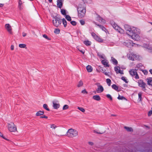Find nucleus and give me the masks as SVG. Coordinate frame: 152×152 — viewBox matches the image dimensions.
Wrapping results in <instances>:
<instances>
[{
    "mask_svg": "<svg viewBox=\"0 0 152 152\" xmlns=\"http://www.w3.org/2000/svg\"><path fill=\"white\" fill-rule=\"evenodd\" d=\"M126 34L135 40L138 41L140 40V37L139 35L140 33V29L134 27H131L128 25L124 26Z\"/></svg>",
    "mask_w": 152,
    "mask_h": 152,
    "instance_id": "obj_1",
    "label": "nucleus"
},
{
    "mask_svg": "<svg viewBox=\"0 0 152 152\" xmlns=\"http://www.w3.org/2000/svg\"><path fill=\"white\" fill-rule=\"evenodd\" d=\"M78 132L76 130L72 129H69L66 133V136L72 138L78 135Z\"/></svg>",
    "mask_w": 152,
    "mask_h": 152,
    "instance_id": "obj_2",
    "label": "nucleus"
},
{
    "mask_svg": "<svg viewBox=\"0 0 152 152\" xmlns=\"http://www.w3.org/2000/svg\"><path fill=\"white\" fill-rule=\"evenodd\" d=\"M78 15L79 17L82 18L85 15L86 10L85 8L82 7L77 8Z\"/></svg>",
    "mask_w": 152,
    "mask_h": 152,
    "instance_id": "obj_3",
    "label": "nucleus"
},
{
    "mask_svg": "<svg viewBox=\"0 0 152 152\" xmlns=\"http://www.w3.org/2000/svg\"><path fill=\"white\" fill-rule=\"evenodd\" d=\"M53 22L54 26L56 27L59 26L61 25V23L60 18L56 16L53 18Z\"/></svg>",
    "mask_w": 152,
    "mask_h": 152,
    "instance_id": "obj_4",
    "label": "nucleus"
},
{
    "mask_svg": "<svg viewBox=\"0 0 152 152\" xmlns=\"http://www.w3.org/2000/svg\"><path fill=\"white\" fill-rule=\"evenodd\" d=\"M137 71V69H133L129 71V73L132 76L134 77L136 79H138L139 77Z\"/></svg>",
    "mask_w": 152,
    "mask_h": 152,
    "instance_id": "obj_5",
    "label": "nucleus"
},
{
    "mask_svg": "<svg viewBox=\"0 0 152 152\" xmlns=\"http://www.w3.org/2000/svg\"><path fill=\"white\" fill-rule=\"evenodd\" d=\"M8 128L10 132H15L17 130L16 126L12 122L8 124Z\"/></svg>",
    "mask_w": 152,
    "mask_h": 152,
    "instance_id": "obj_6",
    "label": "nucleus"
},
{
    "mask_svg": "<svg viewBox=\"0 0 152 152\" xmlns=\"http://www.w3.org/2000/svg\"><path fill=\"white\" fill-rule=\"evenodd\" d=\"M138 86L142 88V90L145 91L146 90L145 87L146 86V84L142 80H140L138 82Z\"/></svg>",
    "mask_w": 152,
    "mask_h": 152,
    "instance_id": "obj_7",
    "label": "nucleus"
},
{
    "mask_svg": "<svg viewBox=\"0 0 152 152\" xmlns=\"http://www.w3.org/2000/svg\"><path fill=\"white\" fill-rule=\"evenodd\" d=\"M96 20L101 23H105V21L99 15H97L96 18Z\"/></svg>",
    "mask_w": 152,
    "mask_h": 152,
    "instance_id": "obj_8",
    "label": "nucleus"
},
{
    "mask_svg": "<svg viewBox=\"0 0 152 152\" xmlns=\"http://www.w3.org/2000/svg\"><path fill=\"white\" fill-rule=\"evenodd\" d=\"M5 27L6 29L10 33H12V28L11 26L9 24H7L5 25Z\"/></svg>",
    "mask_w": 152,
    "mask_h": 152,
    "instance_id": "obj_9",
    "label": "nucleus"
},
{
    "mask_svg": "<svg viewBox=\"0 0 152 152\" xmlns=\"http://www.w3.org/2000/svg\"><path fill=\"white\" fill-rule=\"evenodd\" d=\"M60 105L58 102L53 101V106L55 109H57L60 107Z\"/></svg>",
    "mask_w": 152,
    "mask_h": 152,
    "instance_id": "obj_10",
    "label": "nucleus"
},
{
    "mask_svg": "<svg viewBox=\"0 0 152 152\" xmlns=\"http://www.w3.org/2000/svg\"><path fill=\"white\" fill-rule=\"evenodd\" d=\"M127 56L129 59L132 61H134V58H135L136 57V54L132 53L128 55Z\"/></svg>",
    "mask_w": 152,
    "mask_h": 152,
    "instance_id": "obj_11",
    "label": "nucleus"
},
{
    "mask_svg": "<svg viewBox=\"0 0 152 152\" xmlns=\"http://www.w3.org/2000/svg\"><path fill=\"white\" fill-rule=\"evenodd\" d=\"M114 69L117 74L120 73L121 74H124L123 70H121L119 67L116 66L115 67Z\"/></svg>",
    "mask_w": 152,
    "mask_h": 152,
    "instance_id": "obj_12",
    "label": "nucleus"
},
{
    "mask_svg": "<svg viewBox=\"0 0 152 152\" xmlns=\"http://www.w3.org/2000/svg\"><path fill=\"white\" fill-rule=\"evenodd\" d=\"M104 91V88L101 85L98 86V88L96 90L97 93H101L102 92Z\"/></svg>",
    "mask_w": 152,
    "mask_h": 152,
    "instance_id": "obj_13",
    "label": "nucleus"
},
{
    "mask_svg": "<svg viewBox=\"0 0 152 152\" xmlns=\"http://www.w3.org/2000/svg\"><path fill=\"white\" fill-rule=\"evenodd\" d=\"M93 22L96 25H97V26H98L99 28H100L101 29H102V30L103 31H105V30H106L105 28L103 26L100 25L99 24H97V23L95 22V21H93Z\"/></svg>",
    "mask_w": 152,
    "mask_h": 152,
    "instance_id": "obj_14",
    "label": "nucleus"
},
{
    "mask_svg": "<svg viewBox=\"0 0 152 152\" xmlns=\"http://www.w3.org/2000/svg\"><path fill=\"white\" fill-rule=\"evenodd\" d=\"M101 62L102 64L104 65L105 67H109L110 65L108 64V62L106 60H102Z\"/></svg>",
    "mask_w": 152,
    "mask_h": 152,
    "instance_id": "obj_15",
    "label": "nucleus"
},
{
    "mask_svg": "<svg viewBox=\"0 0 152 152\" xmlns=\"http://www.w3.org/2000/svg\"><path fill=\"white\" fill-rule=\"evenodd\" d=\"M110 23L113 28L117 30L119 27L113 21L111 22Z\"/></svg>",
    "mask_w": 152,
    "mask_h": 152,
    "instance_id": "obj_16",
    "label": "nucleus"
},
{
    "mask_svg": "<svg viewBox=\"0 0 152 152\" xmlns=\"http://www.w3.org/2000/svg\"><path fill=\"white\" fill-rule=\"evenodd\" d=\"M111 60L112 61V62L113 63V64L115 65H117L118 64V61L115 59L113 57H111Z\"/></svg>",
    "mask_w": 152,
    "mask_h": 152,
    "instance_id": "obj_17",
    "label": "nucleus"
},
{
    "mask_svg": "<svg viewBox=\"0 0 152 152\" xmlns=\"http://www.w3.org/2000/svg\"><path fill=\"white\" fill-rule=\"evenodd\" d=\"M93 98L96 101H99L101 100V98L99 95H95L93 96Z\"/></svg>",
    "mask_w": 152,
    "mask_h": 152,
    "instance_id": "obj_18",
    "label": "nucleus"
},
{
    "mask_svg": "<svg viewBox=\"0 0 152 152\" xmlns=\"http://www.w3.org/2000/svg\"><path fill=\"white\" fill-rule=\"evenodd\" d=\"M112 88L114 89L115 90L117 91H121V90L118 89V86H117L115 84H113L111 86Z\"/></svg>",
    "mask_w": 152,
    "mask_h": 152,
    "instance_id": "obj_19",
    "label": "nucleus"
},
{
    "mask_svg": "<svg viewBox=\"0 0 152 152\" xmlns=\"http://www.w3.org/2000/svg\"><path fill=\"white\" fill-rule=\"evenodd\" d=\"M44 113V112L43 111H40L37 112L36 114L37 116H40L43 115Z\"/></svg>",
    "mask_w": 152,
    "mask_h": 152,
    "instance_id": "obj_20",
    "label": "nucleus"
},
{
    "mask_svg": "<svg viewBox=\"0 0 152 152\" xmlns=\"http://www.w3.org/2000/svg\"><path fill=\"white\" fill-rule=\"evenodd\" d=\"M86 69L88 72H91L92 71V68L90 65H88L86 67Z\"/></svg>",
    "mask_w": 152,
    "mask_h": 152,
    "instance_id": "obj_21",
    "label": "nucleus"
},
{
    "mask_svg": "<svg viewBox=\"0 0 152 152\" xmlns=\"http://www.w3.org/2000/svg\"><path fill=\"white\" fill-rule=\"evenodd\" d=\"M124 128L128 132H131L133 131V129L131 127L124 126Z\"/></svg>",
    "mask_w": 152,
    "mask_h": 152,
    "instance_id": "obj_22",
    "label": "nucleus"
},
{
    "mask_svg": "<svg viewBox=\"0 0 152 152\" xmlns=\"http://www.w3.org/2000/svg\"><path fill=\"white\" fill-rule=\"evenodd\" d=\"M61 20L64 26L66 27L67 26V22L66 20L64 18L62 19Z\"/></svg>",
    "mask_w": 152,
    "mask_h": 152,
    "instance_id": "obj_23",
    "label": "nucleus"
},
{
    "mask_svg": "<svg viewBox=\"0 0 152 152\" xmlns=\"http://www.w3.org/2000/svg\"><path fill=\"white\" fill-rule=\"evenodd\" d=\"M84 43L86 46H90L91 45V42L88 40L84 41Z\"/></svg>",
    "mask_w": 152,
    "mask_h": 152,
    "instance_id": "obj_24",
    "label": "nucleus"
},
{
    "mask_svg": "<svg viewBox=\"0 0 152 152\" xmlns=\"http://www.w3.org/2000/svg\"><path fill=\"white\" fill-rule=\"evenodd\" d=\"M94 39L96 41L101 42H102L103 41V39H102L100 38L97 36L94 38Z\"/></svg>",
    "mask_w": 152,
    "mask_h": 152,
    "instance_id": "obj_25",
    "label": "nucleus"
},
{
    "mask_svg": "<svg viewBox=\"0 0 152 152\" xmlns=\"http://www.w3.org/2000/svg\"><path fill=\"white\" fill-rule=\"evenodd\" d=\"M22 2L21 0H19L18 1V7L21 10L22 9Z\"/></svg>",
    "mask_w": 152,
    "mask_h": 152,
    "instance_id": "obj_26",
    "label": "nucleus"
},
{
    "mask_svg": "<svg viewBox=\"0 0 152 152\" xmlns=\"http://www.w3.org/2000/svg\"><path fill=\"white\" fill-rule=\"evenodd\" d=\"M117 31L121 34H123L125 33L124 30L119 27V28H118V29H117Z\"/></svg>",
    "mask_w": 152,
    "mask_h": 152,
    "instance_id": "obj_27",
    "label": "nucleus"
},
{
    "mask_svg": "<svg viewBox=\"0 0 152 152\" xmlns=\"http://www.w3.org/2000/svg\"><path fill=\"white\" fill-rule=\"evenodd\" d=\"M63 2H57V5L58 7L61 8L63 6Z\"/></svg>",
    "mask_w": 152,
    "mask_h": 152,
    "instance_id": "obj_28",
    "label": "nucleus"
},
{
    "mask_svg": "<svg viewBox=\"0 0 152 152\" xmlns=\"http://www.w3.org/2000/svg\"><path fill=\"white\" fill-rule=\"evenodd\" d=\"M43 107L45 109L48 111L50 110V109L48 108V105L46 104H44L43 105Z\"/></svg>",
    "mask_w": 152,
    "mask_h": 152,
    "instance_id": "obj_29",
    "label": "nucleus"
},
{
    "mask_svg": "<svg viewBox=\"0 0 152 152\" xmlns=\"http://www.w3.org/2000/svg\"><path fill=\"white\" fill-rule=\"evenodd\" d=\"M106 82L108 86H110L111 81L110 79L107 78L106 79Z\"/></svg>",
    "mask_w": 152,
    "mask_h": 152,
    "instance_id": "obj_30",
    "label": "nucleus"
},
{
    "mask_svg": "<svg viewBox=\"0 0 152 152\" xmlns=\"http://www.w3.org/2000/svg\"><path fill=\"white\" fill-rule=\"evenodd\" d=\"M83 85V82L82 80H80L78 83L77 86L78 87H80L82 86Z\"/></svg>",
    "mask_w": 152,
    "mask_h": 152,
    "instance_id": "obj_31",
    "label": "nucleus"
},
{
    "mask_svg": "<svg viewBox=\"0 0 152 152\" xmlns=\"http://www.w3.org/2000/svg\"><path fill=\"white\" fill-rule=\"evenodd\" d=\"M118 99L119 100H125L126 99V98L123 96H121L119 95L118 97Z\"/></svg>",
    "mask_w": 152,
    "mask_h": 152,
    "instance_id": "obj_32",
    "label": "nucleus"
},
{
    "mask_svg": "<svg viewBox=\"0 0 152 152\" xmlns=\"http://www.w3.org/2000/svg\"><path fill=\"white\" fill-rule=\"evenodd\" d=\"M19 46L20 48H26V45L25 44H20Z\"/></svg>",
    "mask_w": 152,
    "mask_h": 152,
    "instance_id": "obj_33",
    "label": "nucleus"
},
{
    "mask_svg": "<svg viewBox=\"0 0 152 152\" xmlns=\"http://www.w3.org/2000/svg\"><path fill=\"white\" fill-rule=\"evenodd\" d=\"M148 84L152 86V80L151 79H148Z\"/></svg>",
    "mask_w": 152,
    "mask_h": 152,
    "instance_id": "obj_34",
    "label": "nucleus"
},
{
    "mask_svg": "<svg viewBox=\"0 0 152 152\" xmlns=\"http://www.w3.org/2000/svg\"><path fill=\"white\" fill-rule=\"evenodd\" d=\"M142 93L141 92H140L138 94L139 99L140 100V101H141L142 100Z\"/></svg>",
    "mask_w": 152,
    "mask_h": 152,
    "instance_id": "obj_35",
    "label": "nucleus"
},
{
    "mask_svg": "<svg viewBox=\"0 0 152 152\" xmlns=\"http://www.w3.org/2000/svg\"><path fill=\"white\" fill-rule=\"evenodd\" d=\"M65 18L68 21H71V18L69 15H66Z\"/></svg>",
    "mask_w": 152,
    "mask_h": 152,
    "instance_id": "obj_36",
    "label": "nucleus"
},
{
    "mask_svg": "<svg viewBox=\"0 0 152 152\" xmlns=\"http://www.w3.org/2000/svg\"><path fill=\"white\" fill-rule=\"evenodd\" d=\"M97 56H99V57L102 58H104V55L103 54H101L100 53H99V52H98L97 53Z\"/></svg>",
    "mask_w": 152,
    "mask_h": 152,
    "instance_id": "obj_37",
    "label": "nucleus"
},
{
    "mask_svg": "<svg viewBox=\"0 0 152 152\" xmlns=\"http://www.w3.org/2000/svg\"><path fill=\"white\" fill-rule=\"evenodd\" d=\"M50 127L52 129H55L57 127V126L54 124H52L50 125Z\"/></svg>",
    "mask_w": 152,
    "mask_h": 152,
    "instance_id": "obj_38",
    "label": "nucleus"
},
{
    "mask_svg": "<svg viewBox=\"0 0 152 152\" xmlns=\"http://www.w3.org/2000/svg\"><path fill=\"white\" fill-rule=\"evenodd\" d=\"M61 13L63 15H66V10L64 9L61 10Z\"/></svg>",
    "mask_w": 152,
    "mask_h": 152,
    "instance_id": "obj_39",
    "label": "nucleus"
},
{
    "mask_svg": "<svg viewBox=\"0 0 152 152\" xmlns=\"http://www.w3.org/2000/svg\"><path fill=\"white\" fill-rule=\"evenodd\" d=\"M77 109L83 113L85 112V110L82 107H78Z\"/></svg>",
    "mask_w": 152,
    "mask_h": 152,
    "instance_id": "obj_40",
    "label": "nucleus"
},
{
    "mask_svg": "<svg viewBox=\"0 0 152 152\" xmlns=\"http://www.w3.org/2000/svg\"><path fill=\"white\" fill-rule=\"evenodd\" d=\"M60 30L58 29H55L54 32L56 34H58L60 32Z\"/></svg>",
    "mask_w": 152,
    "mask_h": 152,
    "instance_id": "obj_41",
    "label": "nucleus"
},
{
    "mask_svg": "<svg viewBox=\"0 0 152 152\" xmlns=\"http://www.w3.org/2000/svg\"><path fill=\"white\" fill-rule=\"evenodd\" d=\"M69 108V106L66 104L63 107V110H65L67 109H68Z\"/></svg>",
    "mask_w": 152,
    "mask_h": 152,
    "instance_id": "obj_42",
    "label": "nucleus"
},
{
    "mask_svg": "<svg viewBox=\"0 0 152 152\" xmlns=\"http://www.w3.org/2000/svg\"><path fill=\"white\" fill-rule=\"evenodd\" d=\"M106 96L110 100H112L113 99L111 96L109 94H107L106 95Z\"/></svg>",
    "mask_w": 152,
    "mask_h": 152,
    "instance_id": "obj_43",
    "label": "nucleus"
},
{
    "mask_svg": "<svg viewBox=\"0 0 152 152\" xmlns=\"http://www.w3.org/2000/svg\"><path fill=\"white\" fill-rule=\"evenodd\" d=\"M91 34L92 36L94 37V39L97 36V35L94 32H92L91 33Z\"/></svg>",
    "mask_w": 152,
    "mask_h": 152,
    "instance_id": "obj_44",
    "label": "nucleus"
},
{
    "mask_svg": "<svg viewBox=\"0 0 152 152\" xmlns=\"http://www.w3.org/2000/svg\"><path fill=\"white\" fill-rule=\"evenodd\" d=\"M121 79L123 81H124L126 83H127L128 82L126 81L125 79V77H121Z\"/></svg>",
    "mask_w": 152,
    "mask_h": 152,
    "instance_id": "obj_45",
    "label": "nucleus"
},
{
    "mask_svg": "<svg viewBox=\"0 0 152 152\" xmlns=\"http://www.w3.org/2000/svg\"><path fill=\"white\" fill-rule=\"evenodd\" d=\"M70 23L73 26H75L76 25V22L74 21H71Z\"/></svg>",
    "mask_w": 152,
    "mask_h": 152,
    "instance_id": "obj_46",
    "label": "nucleus"
},
{
    "mask_svg": "<svg viewBox=\"0 0 152 152\" xmlns=\"http://www.w3.org/2000/svg\"><path fill=\"white\" fill-rule=\"evenodd\" d=\"M43 36L46 39H48V40H50V39H49L48 37L46 34H45L43 35Z\"/></svg>",
    "mask_w": 152,
    "mask_h": 152,
    "instance_id": "obj_47",
    "label": "nucleus"
},
{
    "mask_svg": "<svg viewBox=\"0 0 152 152\" xmlns=\"http://www.w3.org/2000/svg\"><path fill=\"white\" fill-rule=\"evenodd\" d=\"M80 23L82 25H84L85 23V21L83 20H80Z\"/></svg>",
    "mask_w": 152,
    "mask_h": 152,
    "instance_id": "obj_48",
    "label": "nucleus"
},
{
    "mask_svg": "<svg viewBox=\"0 0 152 152\" xmlns=\"http://www.w3.org/2000/svg\"><path fill=\"white\" fill-rule=\"evenodd\" d=\"M131 46V43L130 42H128L126 43V46L127 47H129Z\"/></svg>",
    "mask_w": 152,
    "mask_h": 152,
    "instance_id": "obj_49",
    "label": "nucleus"
},
{
    "mask_svg": "<svg viewBox=\"0 0 152 152\" xmlns=\"http://www.w3.org/2000/svg\"><path fill=\"white\" fill-rule=\"evenodd\" d=\"M152 114V110H150V111L148 113V116H150Z\"/></svg>",
    "mask_w": 152,
    "mask_h": 152,
    "instance_id": "obj_50",
    "label": "nucleus"
},
{
    "mask_svg": "<svg viewBox=\"0 0 152 152\" xmlns=\"http://www.w3.org/2000/svg\"><path fill=\"white\" fill-rule=\"evenodd\" d=\"M40 118H47L48 117L46 115H43V116H40Z\"/></svg>",
    "mask_w": 152,
    "mask_h": 152,
    "instance_id": "obj_51",
    "label": "nucleus"
},
{
    "mask_svg": "<svg viewBox=\"0 0 152 152\" xmlns=\"http://www.w3.org/2000/svg\"><path fill=\"white\" fill-rule=\"evenodd\" d=\"M82 93L83 94H87L88 92L86 91L85 89H84L82 91Z\"/></svg>",
    "mask_w": 152,
    "mask_h": 152,
    "instance_id": "obj_52",
    "label": "nucleus"
},
{
    "mask_svg": "<svg viewBox=\"0 0 152 152\" xmlns=\"http://www.w3.org/2000/svg\"><path fill=\"white\" fill-rule=\"evenodd\" d=\"M142 72L145 75H147L148 74V71L146 70H144Z\"/></svg>",
    "mask_w": 152,
    "mask_h": 152,
    "instance_id": "obj_53",
    "label": "nucleus"
},
{
    "mask_svg": "<svg viewBox=\"0 0 152 152\" xmlns=\"http://www.w3.org/2000/svg\"><path fill=\"white\" fill-rule=\"evenodd\" d=\"M94 133H97V134H102L103 133H101V132H96V130H94Z\"/></svg>",
    "mask_w": 152,
    "mask_h": 152,
    "instance_id": "obj_54",
    "label": "nucleus"
},
{
    "mask_svg": "<svg viewBox=\"0 0 152 152\" xmlns=\"http://www.w3.org/2000/svg\"><path fill=\"white\" fill-rule=\"evenodd\" d=\"M0 136H1L4 139L6 140H7V139L5 138L4 136H2V134H1V132H0Z\"/></svg>",
    "mask_w": 152,
    "mask_h": 152,
    "instance_id": "obj_55",
    "label": "nucleus"
},
{
    "mask_svg": "<svg viewBox=\"0 0 152 152\" xmlns=\"http://www.w3.org/2000/svg\"><path fill=\"white\" fill-rule=\"evenodd\" d=\"M23 36V37H25L26 35V34L24 32L22 33Z\"/></svg>",
    "mask_w": 152,
    "mask_h": 152,
    "instance_id": "obj_56",
    "label": "nucleus"
},
{
    "mask_svg": "<svg viewBox=\"0 0 152 152\" xmlns=\"http://www.w3.org/2000/svg\"><path fill=\"white\" fill-rule=\"evenodd\" d=\"M14 46L13 45H11V49L12 50H14Z\"/></svg>",
    "mask_w": 152,
    "mask_h": 152,
    "instance_id": "obj_57",
    "label": "nucleus"
},
{
    "mask_svg": "<svg viewBox=\"0 0 152 152\" xmlns=\"http://www.w3.org/2000/svg\"><path fill=\"white\" fill-rule=\"evenodd\" d=\"M103 73L106 75H109L108 74V73H107L106 72H104Z\"/></svg>",
    "mask_w": 152,
    "mask_h": 152,
    "instance_id": "obj_58",
    "label": "nucleus"
},
{
    "mask_svg": "<svg viewBox=\"0 0 152 152\" xmlns=\"http://www.w3.org/2000/svg\"><path fill=\"white\" fill-rule=\"evenodd\" d=\"M57 2H63L64 1V0H57Z\"/></svg>",
    "mask_w": 152,
    "mask_h": 152,
    "instance_id": "obj_59",
    "label": "nucleus"
},
{
    "mask_svg": "<svg viewBox=\"0 0 152 152\" xmlns=\"http://www.w3.org/2000/svg\"><path fill=\"white\" fill-rule=\"evenodd\" d=\"M88 143L89 145H93V143L92 142H89Z\"/></svg>",
    "mask_w": 152,
    "mask_h": 152,
    "instance_id": "obj_60",
    "label": "nucleus"
},
{
    "mask_svg": "<svg viewBox=\"0 0 152 152\" xmlns=\"http://www.w3.org/2000/svg\"><path fill=\"white\" fill-rule=\"evenodd\" d=\"M4 5V4H0V7H3Z\"/></svg>",
    "mask_w": 152,
    "mask_h": 152,
    "instance_id": "obj_61",
    "label": "nucleus"
},
{
    "mask_svg": "<svg viewBox=\"0 0 152 152\" xmlns=\"http://www.w3.org/2000/svg\"><path fill=\"white\" fill-rule=\"evenodd\" d=\"M80 51L83 54H84L85 51L83 50H80Z\"/></svg>",
    "mask_w": 152,
    "mask_h": 152,
    "instance_id": "obj_62",
    "label": "nucleus"
},
{
    "mask_svg": "<svg viewBox=\"0 0 152 152\" xmlns=\"http://www.w3.org/2000/svg\"><path fill=\"white\" fill-rule=\"evenodd\" d=\"M149 72H150L152 74V69L150 70Z\"/></svg>",
    "mask_w": 152,
    "mask_h": 152,
    "instance_id": "obj_63",
    "label": "nucleus"
},
{
    "mask_svg": "<svg viewBox=\"0 0 152 152\" xmlns=\"http://www.w3.org/2000/svg\"><path fill=\"white\" fill-rule=\"evenodd\" d=\"M148 48L151 50H152V48L148 47Z\"/></svg>",
    "mask_w": 152,
    "mask_h": 152,
    "instance_id": "obj_64",
    "label": "nucleus"
}]
</instances>
